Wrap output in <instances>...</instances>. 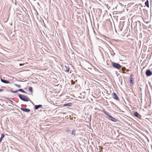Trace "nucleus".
Listing matches in <instances>:
<instances>
[{
	"mask_svg": "<svg viewBox=\"0 0 152 152\" xmlns=\"http://www.w3.org/2000/svg\"><path fill=\"white\" fill-rule=\"evenodd\" d=\"M145 5L148 7H149V1L148 0H147L145 3Z\"/></svg>",
	"mask_w": 152,
	"mask_h": 152,
	"instance_id": "obj_9",
	"label": "nucleus"
},
{
	"mask_svg": "<svg viewBox=\"0 0 152 152\" xmlns=\"http://www.w3.org/2000/svg\"><path fill=\"white\" fill-rule=\"evenodd\" d=\"M130 79V82L131 84H133V80H132V78L131 76L129 78Z\"/></svg>",
	"mask_w": 152,
	"mask_h": 152,
	"instance_id": "obj_10",
	"label": "nucleus"
},
{
	"mask_svg": "<svg viewBox=\"0 0 152 152\" xmlns=\"http://www.w3.org/2000/svg\"><path fill=\"white\" fill-rule=\"evenodd\" d=\"M4 134H1V136L0 138V142H1L2 139L4 138Z\"/></svg>",
	"mask_w": 152,
	"mask_h": 152,
	"instance_id": "obj_12",
	"label": "nucleus"
},
{
	"mask_svg": "<svg viewBox=\"0 0 152 152\" xmlns=\"http://www.w3.org/2000/svg\"><path fill=\"white\" fill-rule=\"evenodd\" d=\"M66 71L68 72L69 70V67H66Z\"/></svg>",
	"mask_w": 152,
	"mask_h": 152,
	"instance_id": "obj_19",
	"label": "nucleus"
},
{
	"mask_svg": "<svg viewBox=\"0 0 152 152\" xmlns=\"http://www.w3.org/2000/svg\"><path fill=\"white\" fill-rule=\"evenodd\" d=\"M112 96L113 98L116 100L119 101V98L115 93H113L112 94Z\"/></svg>",
	"mask_w": 152,
	"mask_h": 152,
	"instance_id": "obj_3",
	"label": "nucleus"
},
{
	"mask_svg": "<svg viewBox=\"0 0 152 152\" xmlns=\"http://www.w3.org/2000/svg\"><path fill=\"white\" fill-rule=\"evenodd\" d=\"M134 116H135V117H138L139 116V114L137 112H135L134 113Z\"/></svg>",
	"mask_w": 152,
	"mask_h": 152,
	"instance_id": "obj_11",
	"label": "nucleus"
},
{
	"mask_svg": "<svg viewBox=\"0 0 152 152\" xmlns=\"http://www.w3.org/2000/svg\"><path fill=\"white\" fill-rule=\"evenodd\" d=\"M18 96L22 100L25 102L28 101V98L26 96L21 94L19 95Z\"/></svg>",
	"mask_w": 152,
	"mask_h": 152,
	"instance_id": "obj_1",
	"label": "nucleus"
},
{
	"mask_svg": "<svg viewBox=\"0 0 152 152\" xmlns=\"http://www.w3.org/2000/svg\"><path fill=\"white\" fill-rule=\"evenodd\" d=\"M21 110L24 112H28L30 111V110L27 108H21Z\"/></svg>",
	"mask_w": 152,
	"mask_h": 152,
	"instance_id": "obj_6",
	"label": "nucleus"
},
{
	"mask_svg": "<svg viewBox=\"0 0 152 152\" xmlns=\"http://www.w3.org/2000/svg\"><path fill=\"white\" fill-rule=\"evenodd\" d=\"M99 149H100V148L102 149L103 148L101 146H99Z\"/></svg>",
	"mask_w": 152,
	"mask_h": 152,
	"instance_id": "obj_24",
	"label": "nucleus"
},
{
	"mask_svg": "<svg viewBox=\"0 0 152 152\" xmlns=\"http://www.w3.org/2000/svg\"><path fill=\"white\" fill-rule=\"evenodd\" d=\"M19 91H20V92H22V93H26V92L25 91H24V90H23V89H20L19 90Z\"/></svg>",
	"mask_w": 152,
	"mask_h": 152,
	"instance_id": "obj_15",
	"label": "nucleus"
},
{
	"mask_svg": "<svg viewBox=\"0 0 152 152\" xmlns=\"http://www.w3.org/2000/svg\"><path fill=\"white\" fill-rule=\"evenodd\" d=\"M1 82H2V83H9V81L6 80H3L2 79H1Z\"/></svg>",
	"mask_w": 152,
	"mask_h": 152,
	"instance_id": "obj_8",
	"label": "nucleus"
},
{
	"mask_svg": "<svg viewBox=\"0 0 152 152\" xmlns=\"http://www.w3.org/2000/svg\"><path fill=\"white\" fill-rule=\"evenodd\" d=\"M28 90L29 91L31 92H33V89L32 87H30L29 88Z\"/></svg>",
	"mask_w": 152,
	"mask_h": 152,
	"instance_id": "obj_13",
	"label": "nucleus"
},
{
	"mask_svg": "<svg viewBox=\"0 0 152 152\" xmlns=\"http://www.w3.org/2000/svg\"><path fill=\"white\" fill-rule=\"evenodd\" d=\"M15 85L17 87H18L19 88H20L21 87V86L20 85H18L17 84H15Z\"/></svg>",
	"mask_w": 152,
	"mask_h": 152,
	"instance_id": "obj_18",
	"label": "nucleus"
},
{
	"mask_svg": "<svg viewBox=\"0 0 152 152\" xmlns=\"http://www.w3.org/2000/svg\"><path fill=\"white\" fill-rule=\"evenodd\" d=\"M76 131L75 130H73L72 132V134L74 136L76 134Z\"/></svg>",
	"mask_w": 152,
	"mask_h": 152,
	"instance_id": "obj_14",
	"label": "nucleus"
},
{
	"mask_svg": "<svg viewBox=\"0 0 152 152\" xmlns=\"http://www.w3.org/2000/svg\"><path fill=\"white\" fill-rule=\"evenodd\" d=\"M146 74L147 76H149L151 75L152 73L150 70H147L146 71Z\"/></svg>",
	"mask_w": 152,
	"mask_h": 152,
	"instance_id": "obj_5",
	"label": "nucleus"
},
{
	"mask_svg": "<svg viewBox=\"0 0 152 152\" xmlns=\"http://www.w3.org/2000/svg\"><path fill=\"white\" fill-rule=\"evenodd\" d=\"M112 66L118 69H119L121 67V66L119 64L117 63L114 62H112Z\"/></svg>",
	"mask_w": 152,
	"mask_h": 152,
	"instance_id": "obj_2",
	"label": "nucleus"
},
{
	"mask_svg": "<svg viewBox=\"0 0 152 152\" xmlns=\"http://www.w3.org/2000/svg\"><path fill=\"white\" fill-rule=\"evenodd\" d=\"M71 83L72 84H74L75 83V82L73 80H72L71 81Z\"/></svg>",
	"mask_w": 152,
	"mask_h": 152,
	"instance_id": "obj_21",
	"label": "nucleus"
},
{
	"mask_svg": "<svg viewBox=\"0 0 152 152\" xmlns=\"http://www.w3.org/2000/svg\"><path fill=\"white\" fill-rule=\"evenodd\" d=\"M104 113H105V114L107 115V118H108V115H110L109 114V113L106 111H104Z\"/></svg>",
	"mask_w": 152,
	"mask_h": 152,
	"instance_id": "obj_16",
	"label": "nucleus"
},
{
	"mask_svg": "<svg viewBox=\"0 0 152 152\" xmlns=\"http://www.w3.org/2000/svg\"><path fill=\"white\" fill-rule=\"evenodd\" d=\"M4 91V90L3 89H0V92L3 91Z\"/></svg>",
	"mask_w": 152,
	"mask_h": 152,
	"instance_id": "obj_23",
	"label": "nucleus"
},
{
	"mask_svg": "<svg viewBox=\"0 0 152 152\" xmlns=\"http://www.w3.org/2000/svg\"><path fill=\"white\" fill-rule=\"evenodd\" d=\"M42 105L41 104H39L38 105H36L35 106V110H37L39 108H41L42 107Z\"/></svg>",
	"mask_w": 152,
	"mask_h": 152,
	"instance_id": "obj_7",
	"label": "nucleus"
},
{
	"mask_svg": "<svg viewBox=\"0 0 152 152\" xmlns=\"http://www.w3.org/2000/svg\"><path fill=\"white\" fill-rule=\"evenodd\" d=\"M71 106V103H68V104H65L64 105V106Z\"/></svg>",
	"mask_w": 152,
	"mask_h": 152,
	"instance_id": "obj_17",
	"label": "nucleus"
},
{
	"mask_svg": "<svg viewBox=\"0 0 152 152\" xmlns=\"http://www.w3.org/2000/svg\"><path fill=\"white\" fill-rule=\"evenodd\" d=\"M18 91H12L11 92L13 93H16L18 92Z\"/></svg>",
	"mask_w": 152,
	"mask_h": 152,
	"instance_id": "obj_20",
	"label": "nucleus"
},
{
	"mask_svg": "<svg viewBox=\"0 0 152 152\" xmlns=\"http://www.w3.org/2000/svg\"><path fill=\"white\" fill-rule=\"evenodd\" d=\"M108 118L110 120L112 121L115 122L117 121V120L115 118H114L113 117L110 115H108Z\"/></svg>",
	"mask_w": 152,
	"mask_h": 152,
	"instance_id": "obj_4",
	"label": "nucleus"
},
{
	"mask_svg": "<svg viewBox=\"0 0 152 152\" xmlns=\"http://www.w3.org/2000/svg\"><path fill=\"white\" fill-rule=\"evenodd\" d=\"M24 64H19V65L20 66H23V65H24Z\"/></svg>",
	"mask_w": 152,
	"mask_h": 152,
	"instance_id": "obj_22",
	"label": "nucleus"
}]
</instances>
